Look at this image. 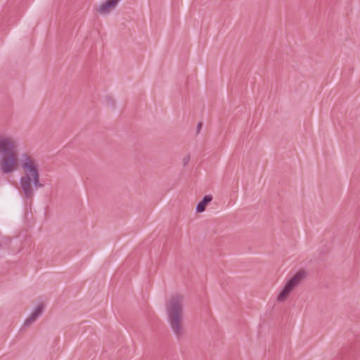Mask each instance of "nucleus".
Here are the masks:
<instances>
[{"label": "nucleus", "mask_w": 360, "mask_h": 360, "mask_svg": "<svg viewBox=\"0 0 360 360\" xmlns=\"http://www.w3.org/2000/svg\"><path fill=\"white\" fill-rule=\"evenodd\" d=\"M184 297L181 294L172 295L166 303V311L169 326L178 340L185 335L183 323V303Z\"/></svg>", "instance_id": "2"}, {"label": "nucleus", "mask_w": 360, "mask_h": 360, "mask_svg": "<svg viewBox=\"0 0 360 360\" xmlns=\"http://www.w3.org/2000/svg\"><path fill=\"white\" fill-rule=\"evenodd\" d=\"M2 246V244H1V242L0 241V248H1Z\"/></svg>", "instance_id": "10"}, {"label": "nucleus", "mask_w": 360, "mask_h": 360, "mask_svg": "<svg viewBox=\"0 0 360 360\" xmlns=\"http://www.w3.org/2000/svg\"><path fill=\"white\" fill-rule=\"evenodd\" d=\"M20 165L25 174L20 179V185L25 198L32 200L34 195V188L44 186L40 183L38 165L36 160L27 153L21 155Z\"/></svg>", "instance_id": "1"}, {"label": "nucleus", "mask_w": 360, "mask_h": 360, "mask_svg": "<svg viewBox=\"0 0 360 360\" xmlns=\"http://www.w3.org/2000/svg\"><path fill=\"white\" fill-rule=\"evenodd\" d=\"M120 0H106L102 3L96 9L100 14L105 15L110 13V8H115Z\"/></svg>", "instance_id": "5"}, {"label": "nucleus", "mask_w": 360, "mask_h": 360, "mask_svg": "<svg viewBox=\"0 0 360 360\" xmlns=\"http://www.w3.org/2000/svg\"><path fill=\"white\" fill-rule=\"evenodd\" d=\"M44 309V304L41 303V304H38V306L32 311L31 315L25 321L24 325L29 326L31 323H34L38 319V317L42 314Z\"/></svg>", "instance_id": "6"}, {"label": "nucleus", "mask_w": 360, "mask_h": 360, "mask_svg": "<svg viewBox=\"0 0 360 360\" xmlns=\"http://www.w3.org/2000/svg\"><path fill=\"white\" fill-rule=\"evenodd\" d=\"M202 122H199L197 125V127H196V132L197 134H198L200 131V129H202Z\"/></svg>", "instance_id": "9"}, {"label": "nucleus", "mask_w": 360, "mask_h": 360, "mask_svg": "<svg viewBox=\"0 0 360 360\" xmlns=\"http://www.w3.org/2000/svg\"><path fill=\"white\" fill-rule=\"evenodd\" d=\"M306 275L307 274L304 270H300L297 272L284 285L283 290L278 295L277 301L279 302H284L294 288L301 283L302 281L306 277Z\"/></svg>", "instance_id": "4"}, {"label": "nucleus", "mask_w": 360, "mask_h": 360, "mask_svg": "<svg viewBox=\"0 0 360 360\" xmlns=\"http://www.w3.org/2000/svg\"><path fill=\"white\" fill-rule=\"evenodd\" d=\"M212 200V196L211 195H207L203 197L201 201H200L196 205V212H202L205 210L207 205Z\"/></svg>", "instance_id": "7"}, {"label": "nucleus", "mask_w": 360, "mask_h": 360, "mask_svg": "<svg viewBox=\"0 0 360 360\" xmlns=\"http://www.w3.org/2000/svg\"><path fill=\"white\" fill-rule=\"evenodd\" d=\"M190 160V155H187L183 158L182 163L184 166H186Z\"/></svg>", "instance_id": "8"}, {"label": "nucleus", "mask_w": 360, "mask_h": 360, "mask_svg": "<svg viewBox=\"0 0 360 360\" xmlns=\"http://www.w3.org/2000/svg\"><path fill=\"white\" fill-rule=\"evenodd\" d=\"M0 170L3 174H11L17 169V141L11 136H0Z\"/></svg>", "instance_id": "3"}]
</instances>
